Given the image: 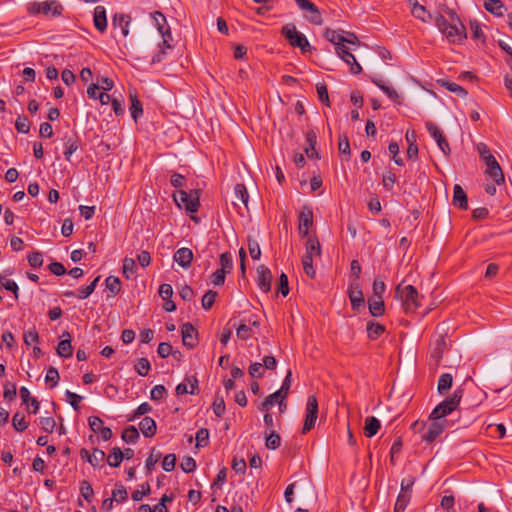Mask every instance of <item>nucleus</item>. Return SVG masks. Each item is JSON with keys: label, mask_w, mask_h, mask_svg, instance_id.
<instances>
[{"label": "nucleus", "mask_w": 512, "mask_h": 512, "mask_svg": "<svg viewBox=\"0 0 512 512\" xmlns=\"http://www.w3.org/2000/svg\"><path fill=\"white\" fill-rule=\"evenodd\" d=\"M121 437L127 443H135L139 439V432L135 426H128L122 432Z\"/></svg>", "instance_id": "obj_41"}, {"label": "nucleus", "mask_w": 512, "mask_h": 512, "mask_svg": "<svg viewBox=\"0 0 512 512\" xmlns=\"http://www.w3.org/2000/svg\"><path fill=\"white\" fill-rule=\"evenodd\" d=\"M425 126L431 137L436 141L439 149L444 153V155L449 156L451 149L442 130H440V128L431 121H427Z\"/></svg>", "instance_id": "obj_10"}, {"label": "nucleus", "mask_w": 512, "mask_h": 512, "mask_svg": "<svg viewBox=\"0 0 512 512\" xmlns=\"http://www.w3.org/2000/svg\"><path fill=\"white\" fill-rule=\"evenodd\" d=\"M105 452L103 450H100L98 448H95L93 452L91 453V457H88V462L93 467H98L105 459Z\"/></svg>", "instance_id": "obj_47"}, {"label": "nucleus", "mask_w": 512, "mask_h": 512, "mask_svg": "<svg viewBox=\"0 0 512 512\" xmlns=\"http://www.w3.org/2000/svg\"><path fill=\"white\" fill-rule=\"evenodd\" d=\"M112 498L118 502H125L128 498L127 490L122 484H116L115 489L112 491Z\"/></svg>", "instance_id": "obj_46"}, {"label": "nucleus", "mask_w": 512, "mask_h": 512, "mask_svg": "<svg viewBox=\"0 0 512 512\" xmlns=\"http://www.w3.org/2000/svg\"><path fill=\"white\" fill-rule=\"evenodd\" d=\"M291 377L292 373L289 370L286 377L283 380L281 388L274 393L267 396L263 402L260 404L259 409L261 411H268L276 402L281 406L286 407L285 400L289 394L290 386H291Z\"/></svg>", "instance_id": "obj_3"}, {"label": "nucleus", "mask_w": 512, "mask_h": 512, "mask_svg": "<svg viewBox=\"0 0 512 512\" xmlns=\"http://www.w3.org/2000/svg\"><path fill=\"white\" fill-rule=\"evenodd\" d=\"M105 285L111 296H116L121 290V281L116 276H108L105 280Z\"/></svg>", "instance_id": "obj_37"}, {"label": "nucleus", "mask_w": 512, "mask_h": 512, "mask_svg": "<svg viewBox=\"0 0 512 512\" xmlns=\"http://www.w3.org/2000/svg\"><path fill=\"white\" fill-rule=\"evenodd\" d=\"M395 294L403 301L406 310H416L420 306L419 294L412 285L402 286V284H399L396 287Z\"/></svg>", "instance_id": "obj_7"}, {"label": "nucleus", "mask_w": 512, "mask_h": 512, "mask_svg": "<svg viewBox=\"0 0 512 512\" xmlns=\"http://www.w3.org/2000/svg\"><path fill=\"white\" fill-rule=\"evenodd\" d=\"M316 91H317L319 100L322 103H325L327 106H329L330 100H329L327 86L324 83H318L316 85Z\"/></svg>", "instance_id": "obj_58"}, {"label": "nucleus", "mask_w": 512, "mask_h": 512, "mask_svg": "<svg viewBox=\"0 0 512 512\" xmlns=\"http://www.w3.org/2000/svg\"><path fill=\"white\" fill-rule=\"evenodd\" d=\"M298 231L302 238L307 237L309 228L313 225V210L309 206H304L298 217Z\"/></svg>", "instance_id": "obj_12"}, {"label": "nucleus", "mask_w": 512, "mask_h": 512, "mask_svg": "<svg viewBox=\"0 0 512 512\" xmlns=\"http://www.w3.org/2000/svg\"><path fill=\"white\" fill-rule=\"evenodd\" d=\"M453 377L450 373H444L439 377L437 390L440 394H444L452 387Z\"/></svg>", "instance_id": "obj_36"}, {"label": "nucleus", "mask_w": 512, "mask_h": 512, "mask_svg": "<svg viewBox=\"0 0 512 512\" xmlns=\"http://www.w3.org/2000/svg\"><path fill=\"white\" fill-rule=\"evenodd\" d=\"M234 194H235L236 200H238L242 204H244L245 207L248 206L249 194H248L247 188L244 184H242V183L236 184L235 188H234Z\"/></svg>", "instance_id": "obj_39"}, {"label": "nucleus", "mask_w": 512, "mask_h": 512, "mask_svg": "<svg viewBox=\"0 0 512 512\" xmlns=\"http://www.w3.org/2000/svg\"><path fill=\"white\" fill-rule=\"evenodd\" d=\"M15 128L19 133L27 134L30 130V122L27 117L19 116L15 122Z\"/></svg>", "instance_id": "obj_55"}, {"label": "nucleus", "mask_w": 512, "mask_h": 512, "mask_svg": "<svg viewBox=\"0 0 512 512\" xmlns=\"http://www.w3.org/2000/svg\"><path fill=\"white\" fill-rule=\"evenodd\" d=\"M463 396V389L461 387L454 390L451 396L440 402L431 412V420H440L445 416L452 413L458 407Z\"/></svg>", "instance_id": "obj_2"}, {"label": "nucleus", "mask_w": 512, "mask_h": 512, "mask_svg": "<svg viewBox=\"0 0 512 512\" xmlns=\"http://www.w3.org/2000/svg\"><path fill=\"white\" fill-rule=\"evenodd\" d=\"M411 6V13L416 18L424 23L434 21L435 15H432L425 6L418 3L417 0H408Z\"/></svg>", "instance_id": "obj_17"}, {"label": "nucleus", "mask_w": 512, "mask_h": 512, "mask_svg": "<svg viewBox=\"0 0 512 512\" xmlns=\"http://www.w3.org/2000/svg\"><path fill=\"white\" fill-rule=\"evenodd\" d=\"M318 417V401L315 395H310L306 403V416L302 428V434L309 432L316 423Z\"/></svg>", "instance_id": "obj_8"}, {"label": "nucleus", "mask_w": 512, "mask_h": 512, "mask_svg": "<svg viewBox=\"0 0 512 512\" xmlns=\"http://www.w3.org/2000/svg\"><path fill=\"white\" fill-rule=\"evenodd\" d=\"M130 101H131V106H130L131 117L133 118V120L135 122H137L138 118L141 117L143 114L142 103L138 99L137 95L132 94V93H130Z\"/></svg>", "instance_id": "obj_32"}, {"label": "nucleus", "mask_w": 512, "mask_h": 512, "mask_svg": "<svg viewBox=\"0 0 512 512\" xmlns=\"http://www.w3.org/2000/svg\"><path fill=\"white\" fill-rule=\"evenodd\" d=\"M384 331H385L384 326L377 322L369 321L367 323V335H368V338H370L372 340H376L377 338H379L383 334Z\"/></svg>", "instance_id": "obj_33"}, {"label": "nucleus", "mask_w": 512, "mask_h": 512, "mask_svg": "<svg viewBox=\"0 0 512 512\" xmlns=\"http://www.w3.org/2000/svg\"><path fill=\"white\" fill-rule=\"evenodd\" d=\"M220 270H223L226 274L230 273L233 269L232 255L229 252H224L220 255Z\"/></svg>", "instance_id": "obj_43"}, {"label": "nucleus", "mask_w": 512, "mask_h": 512, "mask_svg": "<svg viewBox=\"0 0 512 512\" xmlns=\"http://www.w3.org/2000/svg\"><path fill=\"white\" fill-rule=\"evenodd\" d=\"M248 250L253 260H258L260 258L261 249L259 243L256 240L251 238L248 239Z\"/></svg>", "instance_id": "obj_56"}, {"label": "nucleus", "mask_w": 512, "mask_h": 512, "mask_svg": "<svg viewBox=\"0 0 512 512\" xmlns=\"http://www.w3.org/2000/svg\"><path fill=\"white\" fill-rule=\"evenodd\" d=\"M304 255L310 256L311 258H313L314 256L321 255V245L316 236H309L307 238V241L305 244V254Z\"/></svg>", "instance_id": "obj_27"}, {"label": "nucleus", "mask_w": 512, "mask_h": 512, "mask_svg": "<svg viewBox=\"0 0 512 512\" xmlns=\"http://www.w3.org/2000/svg\"><path fill=\"white\" fill-rule=\"evenodd\" d=\"M272 273L269 268L260 265L257 268V285L264 292L268 293L271 290Z\"/></svg>", "instance_id": "obj_16"}, {"label": "nucleus", "mask_w": 512, "mask_h": 512, "mask_svg": "<svg viewBox=\"0 0 512 512\" xmlns=\"http://www.w3.org/2000/svg\"><path fill=\"white\" fill-rule=\"evenodd\" d=\"M27 11L29 14H44L52 16H60L63 11V6L57 0H47L43 2H30L27 5Z\"/></svg>", "instance_id": "obj_6"}, {"label": "nucleus", "mask_w": 512, "mask_h": 512, "mask_svg": "<svg viewBox=\"0 0 512 512\" xmlns=\"http://www.w3.org/2000/svg\"><path fill=\"white\" fill-rule=\"evenodd\" d=\"M324 36L326 37V39L328 41L333 43L335 46L341 44L342 42H345V40H346V37H344L343 35L339 34L337 31L332 30V29H326Z\"/></svg>", "instance_id": "obj_49"}, {"label": "nucleus", "mask_w": 512, "mask_h": 512, "mask_svg": "<svg viewBox=\"0 0 512 512\" xmlns=\"http://www.w3.org/2000/svg\"><path fill=\"white\" fill-rule=\"evenodd\" d=\"M182 341L183 344L188 348H194L197 345L198 332L194 326L187 322L181 327Z\"/></svg>", "instance_id": "obj_19"}, {"label": "nucleus", "mask_w": 512, "mask_h": 512, "mask_svg": "<svg viewBox=\"0 0 512 512\" xmlns=\"http://www.w3.org/2000/svg\"><path fill=\"white\" fill-rule=\"evenodd\" d=\"M136 272V262L132 258L126 257L123 260V275L130 279V277Z\"/></svg>", "instance_id": "obj_48"}, {"label": "nucleus", "mask_w": 512, "mask_h": 512, "mask_svg": "<svg viewBox=\"0 0 512 512\" xmlns=\"http://www.w3.org/2000/svg\"><path fill=\"white\" fill-rule=\"evenodd\" d=\"M153 18L156 22L159 33L162 35L163 44L166 45L168 48H171L169 41L172 40V34L169 27H165L166 18L164 14L159 11H156L153 13Z\"/></svg>", "instance_id": "obj_15"}, {"label": "nucleus", "mask_w": 512, "mask_h": 512, "mask_svg": "<svg viewBox=\"0 0 512 512\" xmlns=\"http://www.w3.org/2000/svg\"><path fill=\"white\" fill-rule=\"evenodd\" d=\"M62 337H67L66 339L61 340L56 348V352L60 357L69 358L73 354V348L71 344V336L70 333L65 331L62 334Z\"/></svg>", "instance_id": "obj_22"}, {"label": "nucleus", "mask_w": 512, "mask_h": 512, "mask_svg": "<svg viewBox=\"0 0 512 512\" xmlns=\"http://www.w3.org/2000/svg\"><path fill=\"white\" fill-rule=\"evenodd\" d=\"M236 335L241 340H248L252 337V328L248 326L245 320H241L240 324L237 326Z\"/></svg>", "instance_id": "obj_40"}, {"label": "nucleus", "mask_w": 512, "mask_h": 512, "mask_svg": "<svg viewBox=\"0 0 512 512\" xmlns=\"http://www.w3.org/2000/svg\"><path fill=\"white\" fill-rule=\"evenodd\" d=\"M368 306L369 312L374 317H380L385 312V306L382 298L369 299Z\"/></svg>", "instance_id": "obj_31"}, {"label": "nucleus", "mask_w": 512, "mask_h": 512, "mask_svg": "<svg viewBox=\"0 0 512 512\" xmlns=\"http://www.w3.org/2000/svg\"><path fill=\"white\" fill-rule=\"evenodd\" d=\"M60 376L59 372L55 367H49L45 376V381L50 385V388L57 386Z\"/></svg>", "instance_id": "obj_45"}, {"label": "nucleus", "mask_w": 512, "mask_h": 512, "mask_svg": "<svg viewBox=\"0 0 512 512\" xmlns=\"http://www.w3.org/2000/svg\"><path fill=\"white\" fill-rule=\"evenodd\" d=\"M166 393H167V390H166L165 386L159 384L152 388V390L150 392V398L154 401H159L164 398Z\"/></svg>", "instance_id": "obj_63"}, {"label": "nucleus", "mask_w": 512, "mask_h": 512, "mask_svg": "<svg viewBox=\"0 0 512 512\" xmlns=\"http://www.w3.org/2000/svg\"><path fill=\"white\" fill-rule=\"evenodd\" d=\"M446 420H432L427 431L423 434L422 439L426 442L434 441L444 430Z\"/></svg>", "instance_id": "obj_20"}, {"label": "nucleus", "mask_w": 512, "mask_h": 512, "mask_svg": "<svg viewBox=\"0 0 512 512\" xmlns=\"http://www.w3.org/2000/svg\"><path fill=\"white\" fill-rule=\"evenodd\" d=\"M176 394L181 396L183 394L196 395L199 392L198 380L195 376L186 377L184 382L176 386Z\"/></svg>", "instance_id": "obj_18"}, {"label": "nucleus", "mask_w": 512, "mask_h": 512, "mask_svg": "<svg viewBox=\"0 0 512 512\" xmlns=\"http://www.w3.org/2000/svg\"><path fill=\"white\" fill-rule=\"evenodd\" d=\"M452 204L463 210L468 208L467 195L459 184L454 185Z\"/></svg>", "instance_id": "obj_24"}, {"label": "nucleus", "mask_w": 512, "mask_h": 512, "mask_svg": "<svg viewBox=\"0 0 512 512\" xmlns=\"http://www.w3.org/2000/svg\"><path fill=\"white\" fill-rule=\"evenodd\" d=\"M12 425L18 432H22L28 427V423L25 421V416L20 412H16L13 415Z\"/></svg>", "instance_id": "obj_44"}, {"label": "nucleus", "mask_w": 512, "mask_h": 512, "mask_svg": "<svg viewBox=\"0 0 512 512\" xmlns=\"http://www.w3.org/2000/svg\"><path fill=\"white\" fill-rule=\"evenodd\" d=\"M216 296H217V292L216 291L209 290L202 297V301H201L202 307L205 310H209L213 306V304L215 302V299H216Z\"/></svg>", "instance_id": "obj_60"}, {"label": "nucleus", "mask_w": 512, "mask_h": 512, "mask_svg": "<svg viewBox=\"0 0 512 512\" xmlns=\"http://www.w3.org/2000/svg\"><path fill=\"white\" fill-rule=\"evenodd\" d=\"M348 297L350 299L351 307L353 310L359 311L361 308H364L365 300L363 292L360 284L357 281H353L349 284Z\"/></svg>", "instance_id": "obj_11"}, {"label": "nucleus", "mask_w": 512, "mask_h": 512, "mask_svg": "<svg viewBox=\"0 0 512 512\" xmlns=\"http://www.w3.org/2000/svg\"><path fill=\"white\" fill-rule=\"evenodd\" d=\"M80 493H81L82 497L87 502H91L92 501L93 496H94V491H93V488H92L91 484L88 481L83 480L80 483Z\"/></svg>", "instance_id": "obj_51"}, {"label": "nucleus", "mask_w": 512, "mask_h": 512, "mask_svg": "<svg viewBox=\"0 0 512 512\" xmlns=\"http://www.w3.org/2000/svg\"><path fill=\"white\" fill-rule=\"evenodd\" d=\"M410 500H411V493L400 492L397 497L395 506H394V512H404L405 509L407 508Z\"/></svg>", "instance_id": "obj_35"}, {"label": "nucleus", "mask_w": 512, "mask_h": 512, "mask_svg": "<svg viewBox=\"0 0 512 512\" xmlns=\"http://www.w3.org/2000/svg\"><path fill=\"white\" fill-rule=\"evenodd\" d=\"M470 29L474 39L485 41V35L481 29L480 23L477 20L470 21Z\"/></svg>", "instance_id": "obj_61"}, {"label": "nucleus", "mask_w": 512, "mask_h": 512, "mask_svg": "<svg viewBox=\"0 0 512 512\" xmlns=\"http://www.w3.org/2000/svg\"><path fill=\"white\" fill-rule=\"evenodd\" d=\"M173 259L179 266L188 269L192 264L193 252L190 248L182 247L174 253Z\"/></svg>", "instance_id": "obj_21"}, {"label": "nucleus", "mask_w": 512, "mask_h": 512, "mask_svg": "<svg viewBox=\"0 0 512 512\" xmlns=\"http://www.w3.org/2000/svg\"><path fill=\"white\" fill-rule=\"evenodd\" d=\"M281 33L292 47H298L302 53L310 50L309 41L304 34L296 29L295 25L287 24L283 26Z\"/></svg>", "instance_id": "obj_5"}, {"label": "nucleus", "mask_w": 512, "mask_h": 512, "mask_svg": "<svg viewBox=\"0 0 512 512\" xmlns=\"http://www.w3.org/2000/svg\"><path fill=\"white\" fill-rule=\"evenodd\" d=\"M338 150L341 154L350 156L351 150H350V143L347 135L342 134L339 135V143H338Z\"/></svg>", "instance_id": "obj_59"}, {"label": "nucleus", "mask_w": 512, "mask_h": 512, "mask_svg": "<svg viewBox=\"0 0 512 512\" xmlns=\"http://www.w3.org/2000/svg\"><path fill=\"white\" fill-rule=\"evenodd\" d=\"M298 7L307 14L305 18L313 25H321L323 19L318 7L310 0H295Z\"/></svg>", "instance_id": "obj_9"}, {"label": "nucleus", "mask_w": 512, "mask_h": 512, "mask_svg": "<svg viewBox=\"0 0 512 512\" xmlns=\"http://www.w3.org/2000/svg\"><path fill=\"white\" fill-rule=\"evenodd\" d=\"M65 151H64V157L67 161H70V158L73 153H75L79 148L78 143V136L72 135V136H65Z\"/></svg>", "instance_id": "obj_29"}, {"label": "nucleus", "mask_w": 512, "mask_h": 512, "mask_svg": "<svg viewBox=\"0 0 512 512\" xmlns=\"http://www.w3.org/2000/svg\"><path fill=\"white\" fill-rule=\"evenodd\" d=\"M176 464V455L171 453L164 456L162 461V468L166 472H171L174 470Z\"/></svg>", "instance_id": "obj_64"}, {"label": "nucleus", "mask_w": 512, "mask_h": 512, "mask_svg": "<svg viewBox=\"0 0 512 512\" xmlns=\"http://www.w3.org/2000/svg\"><path fill=\"white\" fill-rule=\"evenodd\" d=\"M173 200L179 208L185 209L187 213H196L200 206L198 190H191L188 193L180 189L174 192Z\"/></svg>", "instance_id": "obj_4"}, {"label": "nucleus", "mask_w": 512, "mask_h": 512, "mask_svg": "<svg viewBox=\"0 0 512 512\" xmlns=\"http://www.w3.org/2000/svg\"><path fill=\"white\" fill-rule=\"evenodd\" d=\"M139 429L141 430L142 434L147 437L151 438L156 434L157 431V425L153 418L149 416H145L140 422H139Z\"/></svg>", "instance_id": "obj_25"}, {"label": "nucleus", "mask_w": 512, "mask_h": 512, "mask_svg": "<svg viewBox=\"0 0 512 512\" xmlns=\"http://www.w3.org/2000/svg\"><path fill=\"white\" fill-rule=\"evenodd\" d=\"M134 368L140 376H146L151 369V365H150V362L148 361V359L140 358L136 362Z\"/></svg>", "instance_id": "obj_50"}, {"label": "nucleus", "mask_w": 512, "mask_h": 512, "mask_svg": "<svg viewBox=\"0 0 512 512\" xmlns=\"http://www.w3.org/2000/svg\"><path fill=\"white\" fill-rule=\"evenodd\" d=\"M65 396H66V399L67 401L70 403V405L73 407L74 410L78 411L80 406H79V403L82 401V396L74 393V392H71L69 390H67L65 392Z\"/></svg>", "instance_id": "obj_62"}, {"label": "nucleus", "mask_w": 512, "mask_h": 512, "mask_svg": "<svg viewBox=\"0 0 512 512\" xmlns=\"http://www.w3.org/2000/svg\"><path fill=\"white\" fill-rule=\"evenodd\" d=\"M196 445L198 447H205L209 443V430L201 428L196 433Z\"/></svg>", "instance_id": "obj_53"}, {"label": "nucleus", "mask_w": 512, "mask_h": 512, "mask_svg": "<svg viewBox=\"0 0 512 512\" xmlns=\"http://www.w3.org/2000/svg\"><path fill=\"white\" fill-rule=\"evenodd\" d=\"M447 348L445 336L439 334L435 337L431 344L430 357L435 365H438L442 359L443 353Z\"/></svg>", "instance_id": "obj_14"}, {"label": "nucleus", "mask_w": 512, "mask_h": 512, "mask_svg": "<svg viewBox=\"0 0 512 512\" xmlns=\"http://www.w3.org/2000/svg\"><path fill=\"white\" fill-rule=\"evenodd\" d=\"M212 409L214 414L217 417H221L224 415L226 411L225 401L223 397L216 396L213 403H212Z\"/></svg>", "instance_id": "obj_52"}, {"label": "nucleus", "mask_w": 512, "mask_h": 512, "mask_svg": "<svg viewBox=\"0 0 512 512\" xmlns=\"http://www.w3.org/2000/svg\"><path fill=\"white\" fill-rule=\"evenodd\" d=\"M161 456H162L161 452L156 451L155 448H153L151 450L150 455L147 457V459L145 461V468L148 473H151L153 471V469L155 468V465L157 464V462L159 461Z\"/></svg>", "instance_id": "obj_42"}, {"label": "nucleus", "mask_w": 512, "mask_h": 512, "mask_svg": "<svg viewBox=\"0 0 512 512\" xmlns=\"http://www.w3.org/2000/svg\"><path fill=\"white\" fill-rule=\"evenodd\" d=\"M23 340L27 346H30L32 343L39 342V334L35 328L24 331Z\"/></svg>", "instance_id": "obj_57"}, {"label": "nucleus", "mask_w": 512, "mask_h": 512, "mask_svg": "<svg viewBox=\"0 0 512 512\" xmlns=\"http://www.w3.org/2000/svg\"><path fill=\"white\" fill-rule=\"evenodd\" d=\"M486 158H487L486 161H484V163L487 166L485 173L489 177H491L497 185L503 184L505 181L504 174H503V171H502L499 163L497 162L496 158L495 157H486Z\"/></svg>", "instance_id": "obj_13"}, {"label": "nucleus", "mask_w": 512, "mask_h": 512, "mask_svg": "<svg viewBox=\"0 0 512 512\" xmlns=\"http://www.w3.org/2000/svg\"><path fill=\"white\" fill-rule=\"evenodd\" d=\"M434 23L451 44H461L467 38L466 28L460 18H457V23H449L442 14L437 13Z\"/></svg>", "instance_id": "obj_1"}, {"label": "nucleus", "mask_w": 512, "mask_h": 512, "mask_svg": "<svg viewBox=\"0 0 512 512\" xmlns=\"http://www.w3.org/2000/svg\"><path fill=\"white\" fill-rule=\"evenodd\" d=\"M131 22V17L124 13H116L112 20V25L114 28H120L121 33L124 37L129 34V24Z\"/></svg>", "instance_id": "obj_23"}, {"label": "nucleus", "mask_w": 512, "mask_h": 512, "mask_svg": "<svg viewBox=\"0 0 512 512\" xmlns=\"http://www.w3.org/2000/svg\"><path fill=\"white\" fill-rule=\"evenodd\" d=\"M484 8L495 16H503L505 6L501 0H487L484 3Z\"/></svg>", "instance_id": "obj_30"}, {"label": "nucleus", "mask_w": 512, "mask_h": 512, "mask_svg": "<svg viewBox=\"0 0 512 512\" xmlns=\"http://www.w3.org/2000/svg\"><path fill=\"white\" fill-rule=\"evenodd\" d=\"M94 25L95 28L103 33L107 28L106 9L103 6H97L94 10Z\"/></svg>", "instance_id": "obj_26"}, {"label": "nucleus", "mask_w": 512, "mask_h": 512, "mask_svg": "<svg viewBox=\"0 0 512 512\" xmlns=\"http://www.w3.org/2000/svg\"><path fill=\"white\" fill-rule=\"evenodd\" d=\"M302 265L305 274L310 278H314L316 275V271L313 267V258L304 255L302 258Z\"/></svg>", "instance_id": "obj_54"}, {"label": "nucleus", "mask_w": 512, "mask_h": 512, "mask_svg": "<svg viewBox=\"0 0 512 512\" xmlns=\"http://www.w3.org/2000/svg\"><path fill=\"white\" fill-rule=\"evenodd\" d=\"M265 435V446L267 449L275 450L280 446L281 437L274 430H270L269 433L266 432Z\"/></svg>", "instance_id": "obj_34"}, {"label": "nucleus", "mask_w": 512, "mask_h": 512, "mask_svg": "<svg viewBox=\"0 0 512 512\" xmlns=\"http://www.w3.org/2000/svg\"><path fill=\"white\" fill-rule=\"evenodd\" d=\"M122 461H123V454H122L121 449L119 447L112 448L107 457V462H108L109 466L118 467Z\"/></svg>", "instance_id": "obj_38"}, {"label": "nucleus", "mask_w": 512, "mask_h": 512, "mask_svg": "<svg viewBox=\"0 0 512 512\" xmlns=\"http://www.w3.org/2000/svg\"><path fill=\"white\" fill-rule=\"evenodd\" d=\"M380 427V421L374 416H369L365 419L364 435L371 438L378 433Z\"/></svg>", "instance_id": "obj_28"}]
</instances>
